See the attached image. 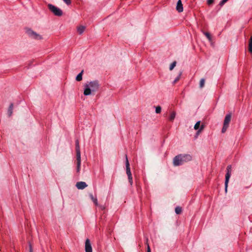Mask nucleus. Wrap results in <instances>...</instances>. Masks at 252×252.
Segmentation results:
<instances>
[{
    "mask_svg": "<svg viewBox=\"0 0 252 252\" xmlns=\"http://www.w3.org/2000/svg\"><path fill=\"white\" fill-rule=\"evenodd\" d=\"M192 157L189 154H180L173 158V165L175 166L183 164L185 162L191 160Z\"/></svg>",
    "mask_w": 252,
    "mask_h": 252,
    "instance_id": "1",
    "label": "nucleus"
},
{
    "mask_svg": "<svg viewBox=\"0 0 252 252\" xmlns=\"http://www.w3.org/2000/svg\"><path fill=\"white\" fill-rule=\"evenodd\" d=\"M99 88V84L97 81L94 80L86 83L84 85V94L89 95L94 92L96 91Z\"/></svg>",
    "mask_w": 252,
    "mask_h": 252,
    "instance_id": "2",
    "label": "nucleus"
},
{
    "mask_svg": "<svg viewBox=\"0 0 252 252\" xmlns=\"http://www.w3.org/2000/svg\"><path fill=\"white\" fill-rule=\"evenodd\" d=\"M75 150L76 152V172L80 173L81 169V152L80 150L79 143L78 140L75 141Z\"/></svg>",
    "mask_w": 252,
    "mask_h": 252,
    "instance_id": "3",
    "label": "nucleus"
},
{
    "mask_svg": "<svg viewBox=\"0 0 252 252\" xmlns=\"http://www.w3.org/2000/svg\"><path fill=\"white\" fill-rule=\"evenodd\" d=\"M26 33L27 35L32 39L36 40H41L43 39V37L42 35L37 33L31 29H26Z\"/></svg>",
    "mask_w": 252,
    "mask_h": 252,
    "instance_id": "4",
    "label": "nucleus"
},
{
    "mask_svg": "<svg viewBox=\"0 0 252 252\" xmlns=\"http://www.w3.org/2000/svg\"><path fill=\"white\" fill-rule=\"evenodd\" d=\"M47 6L50 11L54 15L61 17L63 15V12L62 10L58 7L52 4H48Z\"/></svg>",
    "mask_w": 252,
    "mask_h": 252,
    "instance_id": "5",
    "label": "nucleus"
},
{
    "mask_svg": "<svg viewBox=\"0 0 252 252\" xmlns=\"http://www.w3.org/2000/svg\"><path fill=\"white\" fill-rule=\"evenodd\" d=\"M232 172V166L231 165H229L227 166L226 168V173L225 175V192H227L228 184L229 182V180L230 177L231 175Z\"/></svg>",
    "mask_w": 252,
    "mask_h": 252,
    "instance_id": "6",
    "label": "nucleus"
},
{
    "mask_svg": "<svg viewBox=\"0 0 252 252\" xmlns=\"http://www.w3.org/2000/svg\"><path fill=\"white\" fill-rule=\"evenodd\" d=\"M231 115L230 114L226 115L223 122V126L221 129L222 133H224L226 131L227 128L229 126V124L231 121Z\"/></svg>",
    "mask_w": 252,
    "mask_h": 252,
    "instance_id": "7",
    "label": "nucleus"
},
{
    "mask_svg": "<svg viewBox=\"0 0 252 252\" xmlns=\"http://www.w3.org/2000/svg\"><path fill=\"white\" fill-rule=\"evenodd\" d=\"M126 173L128 176V179L129 183H130V185H132V183H133L132 177V174L131 173L129 163L127 156H126Z\"/></svg>",
    "mask_w": 252,
    "mask_h": 252,
    "instance_id": "8",
    "label": "nucleus"
},
{
    "mask_svg": "<svg viewBox=\"0 0 252 252\" xmlns=\"http://www.w3.org/2000/svg\"><path fill=\"white\" fill-rule=\"evenodd\" d=\"M88 186L85 182H78L76 184V188L79 189H83Z\"/></svg>",
    "mask_w": 252,
    "mask_h": 252,
    "instance_id": "9",
    "label": "nucleus"
},
{
    "mask_svg": "<svg viewBox=\"0 0 252 252\" xmlns=\"http://www.w3.org/2000/svg\"><path fill=\"white\" fill-rule=\"evenodd\" d=\"M86 252H92V248L89 239H87L85 242Z\"/></svg>",
    "mask_w": 252,
    "mask_h": 252,
    "instance_id": "10",
    "label": "nucleus"
},
{
    "mask_svg": "<svg viewBox=\"0 0 252 252\" xmlns=\"http://www.w3.org/2000/svg\"><path fill=\"white\" fill-rule=\"evenodd\" d=\"M176 9L179 12H181L183 11V6L181 0H178Z\"/></svg>",
    "mask_w": 252,
    "mask_h": 252,
    "instance_id": "11",
    "label": "nucleus"
},
{
    "mask_svg": "<svg viewBox=\"0 0 252 252\" xmlns=\"http://www.w3.org/2000/svg\"><path fill=\"white\" fill-rule=\"evenodd\" d=\"M86 29V27L84 26L80 25L77 28V32L79 34H82Z\"/></svg>",
    "mask_w": 252,
    "mask_h": 252,
    "instance_id": "12",
    "label": "nucleus"
},
{
    "mask_svg": "<svg viewBox=\"0 0 252 252\" xmlns=\"http://www.w3.org/2000/svg\"><path fill=\"white\" fill-rule=\"evenodd\" d=\"M13 104L12 103H11L9 106L8 111H7V114H8V115L9 117H10L12 115V113H13Z\"/></svg>",
    "mask_w": 252,
    "mask_h": 252,
    "instance_id": "13",
    "label": "nucleus"
},
{
    "mask_svg": "<svg viewBox=\"0 0 252 252\" xmlns=\"http://www.w3.org/2000/svg\"><path fill=\"white\" fill-rule=\"evenodd\" d=\"M90 197L91 199H92V200L94 203V204L95 205L97 206L98 204V202H97V198L96 197H94L92 194H90Z\"/></svg>",
    "mask_w": 252,
    "mask_h": 252,
    "instance_id": "14",
    "label": "nucleus"
},
{
    "mask_svg": "<svg viewBox=\"0 0 252 252\" xmlns=\"http://www.w3.org/2000/svg\"><path fill=\"white\" fill-rule=\"evenodd\" d=\"M175 116H176V112H174V111L170 113V116L169 118V121H173L174 120Z\"/></svg>",
    "mask_w": 252,
    "mask_h": 252,
    "instance_id": "15",
    "label": "nucleus"
},
{
    "mask_svg": "<svg viewBox=\"0 0 252 252\" xmlns=\"http://www.w3.org/2000/svg\"><path fill=\"white\" fill-rule=\"evenodd\" d=\"M249 51L252 53V36L251 37L249 43Z\"/></svg>",
    "mask_w": 252,
    "mask_h": 252,
    "instance_id": "16",
    "label": "nucleus"
},
{
    "mask_svg": "<svg viewBox=\"0 0 252 252\" xmlns=\"http://www.w3.org/2000/svg\"><path fill=\"white\" fill-rule=\"evenodd\" d=\"M203 34L206 36L209 41H212V37L210 34L208 32H203Z\"/></svg>",
    "mask_w": 252,
    "mask_h": 252,
    "instance_id": "17",
    "label": "nucleus"
},
{
    "mask_svg": "<svg viewBox=\"0 0 252 252\" xmlns=\"http://www.w3.org/2000/svg\"><path fill=\"white\" fill-rule=\"evenodd\" d=\"M175 212L177 214H180L182 212V208L179 206H177L175 208Z\"/></svg>",
    "mask_w": 252,
    "mask_h": 252,
    "instance_id": "18",
    "label": "nucleus"
},
{
    "mask_svg": "<svg viewBox=\"0 0 252 252\" xmlns=\"http://www.w3.org/2000/svg\"><path fill=\"white\" fill-rule=\"evenodd\" d=\"M176 65V62H173L172 63H171V64L170 65V66H169V70H172L173 69V68L175 67Z\"/></svg>",
    "mask_w": 252,
    "mask_h": 252,
    "instance_id": "19",
    "label": "nucleus"
},
{
    "mask_svg": "<svg viewBox=\"0 0 252 252\" xmlns=\"http://www.w3.org/2000/svg\"><path fill=\"white\" fill-rule=\"evenodd\" d=\"M161 108L160 106H157L156 107L155 112L157 114H159L161 112Z\"/></svg>",
    "mask_w": 252,
    "mask_h": 252,
    "instance_id": "20",
    "label": "nucleus"
},
{
    "mask_svg": "<svg viewBox=\"0 0 252 252\" xmlns=\"http://www.w3.org/2000/svg\"><path fill=\"white\" fill-rule=\"evenodd\" d=\"M200 125V121H198L194 125V128L195 130H197L199 129Z\"/></svg>",
    "mask_w": 252,
    "mask_h": 252,
    "instance_id": "21",
    "label": "nucleus"
},
{
    "mask_svg": "<svg viewBox=\"0 0 252 252\" xmlns=\"http://www.w3.org/2000/svg\"><path fill=\"white\" fill-rule=\"evenodd\" d=\"M83 70H82L76 77L75 79H82L83 74Z\"/></svg>",
    "mask_w": 252,
    "mask_h": 252,
    "instance_id": "22",
    "label": "nucleus"
},
{
    "mask_svg": "<svg viewBox=\"0 0 252 252\" xmlns=\"http://www.w3.org/2000/svg\"><path fill=\"white\" fill-rule=\"evenodd\" d=\"M62 0L66 5H69L71 3V0Z\"/></svg>",
    "mask_w": 252,
    "mask_h": 252,
    "instance_id": "23",
    "label": "nucleus"
},
{
    "mask_svg": "<svg viewBox=\"0 0 252 252\" xmlns=\"http://www.w3.org/2000/svg\"><path fill=\"white\" fill-rule=\"evenodd\" d=\"M205 80H200V83H199V86L200 88H202L204 87V82Z\"/></svg>",
    "mask_w": 252,
    "mask_h": 252,
    "instance_id": "24",
    "label": "nucleus"
},
{
    "mask_svg": "<svg viewBox=\"0 0 252 252\" xmlns=\"http://www.w3.org/2000/svg\"><path fill=\"white\" fill-rule=\"evenodd\" d=\"M228 0H222L221 1H220V3H219V5L220 6H223L224 3H225Z\"/></svg>",
    "mask_w": 252,
    "mask_h": 252,
    "instance_id": "25",
    "label": "nucleus"
},
{
    "mask_svg": "<svg viewBox=\"0 0 252 252\" xmlns=\"http://www.w3.org/2000/svg\"><path fill=\"white\" fill-rule=\"evenodd\" d=\"M146 245L147 246V252H151V249H150L149 245L148 243V239H146Z\"/></svg>",
    "mask_w": 252,
    "mask_h": 252,
    "instance_id": "26",
    "label": "nucleus"
},
{
    "mask_svg": "<svg viewBox=\"0 0 252 252\" xmlns=\"http://www.w3.org/2000/svg\"><path fill=\"white\" fill-rule=\"evenodd\" d=\"M204 128V125H201L200 126V129L198 130V133H200L201 131Z\"/></svg>",
    "mask_w": 252,
    "mask_h": 252,
    "instance_id": "27",
    "label": "nucleus"
},
{
    "mask_svg": "<svg viewBox=\"0 0 252 252\" xmlns=\"http://www.w3.org/2000/svg\"><path fill=\"white\" fill-rule=\"evenodd\" d=\"M214 2V0H208L207 3L209 5L212 4Z\"/></svg>",
    "mask_w": 252,
    "mask_h": 252,
    "instance_id": "28",
    "label": "nucleus"
},
{
    "mask_svg": "<svg viewBox=\"0 0 252 252\" xmlns=\"http://www.w3.org/2000/svg\"><path fill=\"white\" fill-rule=\"evenodd\" d=\"M29 247H30V252H32V246L31 244L29 245Z\"/></svg>",
    "mask_w": 252,
    "mask_h": 252,
    "instance_id": "29",
    "label": "nucleus"
},
{
    "mask_svg": "<svg viewBox=\"0 0 252 252\" xmlns=\"http://www.w3.org/2000/svg\"><path fill=\"white\" fill-rule=\"evenodd\" d=\"M100 207L102 210L104 209V207L103 206H100Z\"/></svg>",
    "mask_w": 252,
    "mask_h": 252,
    "instance_id": "30",
    "label": "nucleus"
},
{
    "mask_svg": "<svg viewBox=\"0 0 252 252\" xmlns=\"http://www.w3.org/2000/svg\"><path fill=\"white\" fill-rule=\"evenodd\" d=\"M200 133H198V131L196 133V137H197V136Z\"/></svg>",
    "mask_w": 252,
    "mask_h": 252,
    "instance_id": "31",
    "label": "nucleus"
},
{
    "mask_svg": "<svg viewBox=\"0 0 252 252\" xmlns=\"http://www.w3.org/2000/svg\"><path fill=\"white\" fill-rule=\"evenodd\" d=\"M176 80H175V81L173 82V84H175V83L176 82Z\"/></svg>",
    "mask_w": 252,
    "mask_h": 252,
    "instance_id": "32",
    "label": "nucleus"
}]
</instances>
